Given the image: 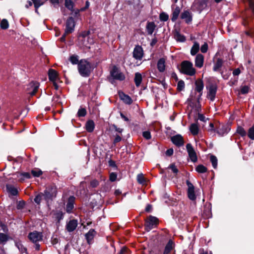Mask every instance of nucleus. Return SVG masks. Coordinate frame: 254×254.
<instances>
[{"label": "nucleus", "mask_w": 254, "mask_h": 254, "mask_svg": "<svg viewBox=\"0 0 254 254\" xmlns=\"http://www.w3.org/2000/svg\"><path fill=\"white\" fill-rule=\"evenodd\" d=\"M43 198H44V195L43 193H41L37 194L34 198V201L37 204H40Z\"/></svg>", "instance_id": "39"}, {"label": "nucleus", "mask_w": 254, "mask_h": 254, "mask_svg": "<svg viewBox=\"0 0 254 254\" xmlns=\"http://www.w3.org/2000/svg\"><path fill=\"white\" fill-rule=\"evenodd\" d=\"M202 215L205 218H208L211 217V212L209 207L204 208L203 211Z\"/></svg>", "instance_id": "35"}, {"label": "nucleus", "mask_w": 254, "mask_h": 254, "mask_svg": "<svg viewBox=\"0 0 254 254\" xmlns=\"http://www.w3.org/2000/svg\"><path fill=\"white\" fill-rule=\"evenodd\" d=\"M28 238L33 243H36L42 240V233L36 231L30 232L28 235Z\"/></svg>", "instance_id": "7"}, {"label": "nucleus", "mask_w": 254, "mask_h": 254, "mask_svg": "<svg viewBox=\"0 0 254 254\" xmlns=\"http://www.w3.org/2000/svg\"><path fill=\"white\" fill-rule=\"evenodd\" d=\"M175 38L178 41L184 42L186 40L185 37L179 33H177L175 35Z\"/></svg>", "instance_id": "46"}, {"label": "nucleus", "mask_w": 254, "mask_h": 254, "mask_svg": "<svg viewBox=\"0 0 254 254\" xmlns=\"http://www.w3.org/2000/svg\"><path fill=\"white\" fill-rule=\"evenodd\" d=\"M7 192L12 195H16L18 194L17 189L11 185H7L6 186Z\"/></svg>", "instance_id": "25"}, {"label": "nucleus", "mask_w": 254, "mask_h": 254, "mask_svg": "<svg viewBox=\"0 0 254 254\" xmlns=\"http://www.w3.org/2000/svg\"><path fill=\"white\" fill-rule=\"evenodd\" d=\"M174 242L171 240H170L165 248L163 254H169L174 248Z\"/></svg>", "instance_id": "24"}, {"label": "nucleus", "mask_w": 254, "mask_h": 254, "mask_svg": "<svg viewBox=\"0 0 254 254\" xmlns=\"http://www.w3.org/2000/svg\"><path fill=\"white\" fill-rule=\"evenodd\" d=\"M75 22L72 17H69L66 22V28L65 30V34H69L72 33L74 28Z\"/></svg>", "instance_id": "9"}, {"label": "nucleus", "mask_w": 254, "mask_h": 254, "mask_svg": "<svg viewBox=\"0 0 254 254\" xmlns=\"http://www.w3.org/2000/svg\"><path fill=\"white\" fill-rule=\"evenodd\" d=\"M16 246L21 253H23L26 252L27 249L20 243L16 242Z\"/></svg>", "instance_id": "49"}, {"label": "nucleus", "mask_w": 254, "mask_h": 254, "mask_svg": "<svg viewBox=\"0 0 254 254\" xmlns=\"http://www.w3.org/2000/svg\"><path fill=\"white\" fill-rule=\"evenodd\" d=\"M86 129L89 132H91L95 128V124L92 120H89L86 123Z\"/></svg>", "instance_id": "27"}, {"label": "nucleus", "mask_w": 254, "mask_h": 254, "mask_svg": "<svg viewBox=\"0 0 254 254\" xmlns=\"http://www.w3.org/2000/svg\"><path fill=\"white\" fill-rule=\"evenodd\" d=\"M20 176H23L24 178V179H28L31 178V175L28 172L20 173Z\"/></svg>", "instance_id": "54"}, {"label": "nucleus", "mask_w": 254, "mask_h": 254, "mask_svg": "<svg viewBox=\"0 0 254 254\" xmlns=\"http://www.w3.org/2000/svg\"><path fill=\"white\" fill-rule=\"evenodd\" d=\"M237 132L240 134L242 136H245L246 135V131L243 127H238L237 129Z\"/></svg>", "instance_id": "43"}, {"label": "nucleus", "mask_w": 254, "mask_h": 254, "mask_svg": "<svg viewBox=\"0 0 254 254\" xmlns=\"http://www.w3.org/2000/svg\"><path fill=\"white\" fill-rule=\"evenodd\" d=\"M143 56V51L140 46H136L133 52V57L136 60H140Z\"/></svg>", "instance_id": "12"}, {"label": "nucleus", "mask_w": 254, "mask_h": 254, "mask_svg": "<svg viewBox=\"0 0 254 254\" xmlns=\"http://www.w3.org/2000/svg\"><path fill=\"white\" fill-rule=\"evenodd\" d=\"M9 239V237L6 234L0 233V244L4 245Z\"/></svg>", "instance_id": "33"}, {"label": "nucleus", "mask_w": 254, "mask_h": 254, "mask_svg": "<svg viewBox=\"0 0 254 254\" xmlns=\"http://www.w3.org/2000/svg\"><path fill=\"white\" fill-rule=\"evenodd\" d=\"M204 62V56L201 54H198L195 58V66L198 68L203 66Z\"/></svg>", "instance_id": "20"}, {"label": "nucleus", "mask_w": 254, "mask_h": 254, "mask_svg": "<svg viewBox=\"0 0 254 254\" xmlns=\"http://www.w3.org/2000/svg\"><path fill=\"white\" fill-rule=\"evenodd\" d=\"M40 84L36 81H32L28 85L27 88L28 93L31 96L34 95L37 92Z\"/></svg>", "instance_id": "8"}, {"label": "nucleus", "mask_w": 254, "mask_h": 254, "mask_svg": "<svg viewBox=\"0 0 254 254\" xmlns=\"http://www.w3.org/2000/svg\"><path fill=\"white\" fill-rule=\"evenodd\" d=\"M230 129L225 126H222L221 127H219L217 130V133L220 136H223L227 133Z\"/></svg>", "instance_id": "30"}, {"label": "nucleus", "mask_w": 254, "mask_h": 254, "mask_svg": "<svg viewBox=\"0 0 254 254\" xmlns=\"http://www.w3.org/2000/svg\"><path fill=\"white\" fill-rule=\"evenodd\" d=\"M195 91L199 93V97L198 100H199V98L201 96L202 94V90L204 87V84L203 81L200 79H197L195 82Z\"/></svg>", "instance_id": "15"}, {"label": "nucleus", "mask_w": 254, "mask_h": 254, "mask_svg": "<svg viewBox=\"0 0 254 254\" xmlns=\"http://www.w3.org/2000/svg\"><path fill=\"white\" fill-rule=\"evenodd\" d=\"M185 88V82L183 80H180L178 82L177 84V89L179 91H182Z\"/></svg>", "instance_id": "48"}, {"label": "nucleus", "mask_w": 254, "mask_h": 254, "mask_svg": "<svg viewBox=\"0 0 254 254\" xmlns=\"http://www.w3.org/2000/svg\"><path fill=\"white\" fill-rule=\"evenodd\" d=\"M143 136L146 139H149L151 137L150 132L149 131H145L142 133Z\"/></svg>", "instance_id": "51"}, {"label": "nucleus", "mask_w": 254, "mask_h": 254, "mask_svg": "<svg viewBox=\"0 0 254 254\" xmlns=\"http://www.w3.org/2000/svg\"><path fill=\"white\" fill-rule=\"evenodd\" d=\"M186 148L191 161L193 162H196L197 160V158L196 153L192 145L188 143L186 145Z\"/></svg>", "instance_id": "10"}, {"label": "nucleus", "mask_w": 254, "mask_h": 254, "mask_svg": "<svg viewBox=\"0 0 254 254\" xmlns=\"http://www.w3.org/2000/svg\"><path fill=\"white\" fill-rule=\"evenodd\" d=\"M129 251L126 247H123L120 251V254H128Z\"/></svg>", "instance_id": "60"}, {"label": "nucleus", "mask_w": 254, "mask_h": 254, "mask_svg": "<svg viewBox=\"0 0 254 254\" xmlns=\"http://www.w3.org/2000/svg\"><path fill=\"white\" fill-rule=\"evenodd\" d=\"M171 140L174 144L178 146H181L184 143L183 137L179 134L172 137Z\"/></svg>", "instance_id": "17"}, {"label": "nucleus", "mask_w": 254, "mask_h": 254, "mask_svg": "<svg viewBox=\"0 0 254 254\" xmlns=\"http://www.w3.org/2000/svg\"><path fill=\"white\" fill-rule=\"evenodd\" d=\"M223 64V61L220 59H218L216 62L214 64L213 67V70L214 71H217Z\"/></svg>", "instance_id": "34"}, {"label": "nucleus", "mask_w": 254, "mask_h": 254, "mask_svg": "<svg viewBox=\"0 0 254 254\" xmlns=\"http://www.w3.org/2000/svg\"><path fill=\"white\" fill-rule=\"evenodd\" d=\"M181 18L185 19L187 23H189L192 20V17L189 11H185L181 14Z\"/></svg>", "instance_id": "23"}, {"label": "nucleus", "mask_w": 254, "mask_h": 254, "mask_svg": "<svg viewBox=\"0 0 254 254\" xmlns=\"http://www.w3.org/2000/svg\"><path fill=\"white\" fill-rule=\"evenodd\" d=\"M190 130L193 135H197L199 130L198 127L196 124H192L190 127Z\"/></svg>", "instance_id": "31"}, {"label": "nucleus", "mask_w": 254, "mask_h": 254, "mask_svg": "<svg viewBox=\"0 0 254 254\" xmlns=\"http://www.w3.org/2000/svg\"><path fill=\"white\" fill-rule=\"evenodd\" d=\"M198 119L204 122H206V120H207V119H206L203 115L201 114H198Z\"/></svg>", "instance_id": "61"}, {"label": "nucleus", "mask_w": 254, "mask_h": 254, "mask_svg": "<svg viewBox=\"0 0 254 254\" xmlns=\"http://www.w3.org/2000/svg\"><path fill=\"white\" fill-rule=\"evenodd\" d=\"M65 6L72 12L74 16H77L79 12V9H73L74 3L71 0H65Z\"/></svg>", "instance_id": "14"}, {"label": "nucleus", "mask_w": 254, "mask_h": 254, "mask_svg": "<svg viewBox=\"0 0 254 254\" xmlns=\"http://www.w3.org/2000/svg\"><path fill=\"white\" fill-rule=\"evenodd\" d=\"M137 180L138 183L143 184L145 182V178L142 174H139L137 176Z\"/></svg>", "instance_id": "44"}, {"label": "nucleus", "mask_w": 254, "mask_h": 254, "mask_svg": "<svg viewBox=\"0 0 254 254\" xmlns=\"http://www.w3.org/2000/svg\"><path fill=\"white\" fill-rule=\"evenodd\" d=\"M173 149L170 148L166 151V154L168 156H171L173 154Z\"/></svg>", "instance_id": "64"}, {"label": "nucleus", "mask_w": 254, "mask_h": 254, "mask_svg": "<svg viewBox=\"0 0 254 254\" xmlns=\"http://www.w3.org/2000/svg\"><path fill=\"white\" fill-rule=\"evenodd\" d=\"M115 136V137L113 142L114 144H116L121 141L122 137L119 134H116Z\"/></svg>", "instance_id": "56"}, {"label": "nucleus", "mask_w": 254, "mask_h": 254, "mask_svg": "<svg viewBox=\"0 0 254 254\" xmlns=\"http://www.w3.org/2000/svg\"><path fill=\"white\" fill-rule=\"evenodd\" d=\"M110 74L114 79L116 80L122 81L125 78L124 74L115 66L110 71Z\"/></svg>", "instance_id": "6"}, {"label": "nucleus", "mask_w": 254, "mask_h": 254, "mask_svg": "<svg viewBox=\"0 0 254 254\" xmlns=\"http://www.w3.org/2000/svg\"><path fill=\"white\" fill-rule=\"evenodd\" d=\"M70 61L72 64H78V56L72 55L70 57Z\"/></svg>", "instance_id": "50"}, {"label": "nucleus", "mask_w": 254, "mask_h": 254, "mask_svg": "<svg viewBox=\"0 0 254 254\" xmlns=\"http://www.w3.org/2000/svg\"><path fill=\"white\" fill-rule=\"evenodd\" d=\"M159 18L161 21H166L169 18V16L165 12H162L159 15Z\"/></svg>", "instance_id": "47"}, {"label": "nucleus", "mask_w": 254, "mask_h": 254, "mask_svg": "<svg viewBox=\"0 0 254 254\" xmlns=\"http://www.w3.org/2000/svg\"><path fill=\"white\" fill-rule=\"evenodd\" d=\"M166 59L164 58L160 59L157 64V67L158 71L163 72L165 70V63Z\"/></svg>", "instance_id": "18"}, {"label": "nucleus", "mask_w": 254, "mask_h": 254, "mask_svg": "<svg viewBox=\"0 0 254 254\" xmlns=\"http://www.w3.org/2000/svg\"><path fill=\"white\" fill-rule=\"evenodd\" d=\"M199 49V45L197 43H194L191 47L190 50V54L191 55L194 56L196 54Z\"/></svg>", "instance_id": "32"}, {"label": "nucleus", "mask_w": 254, "mask_h": 254, "mask_svg": "<svg viewBox=\"0 0 254 254\" xmlns=\"http://www.w3.org/2000/svg\"><path fill=\"white\" fill-rule=\"evenodd\" d=\"M156 26L153 22H148L146 26L147 32L148 35H152Z\"/></svg>", "instance_id": "21"}, {"label": "nucleus", "mask_w": 254, "mask_h": 254, "mask_svg": "<svg viewBox=\"0 0 254 254\" xmlns=\"http://www.w3.org/2000/svg\"><path fill=\"white\" fill-rule=\"evenodd\" d=\"M47 0H33V2L35 7L37 9L43 5Z\"/></svg>", "instance_id": "38"}, {"label": "nucleus", "mask_w": 254, "mask_h": 254, "mask_svg": "<svg viewBox=\"0 0 254 254\" xmlns=\"http://www.w3.org/2000/svg\"><path fill=\"white\" fill-rule=\"evenodd\" d=\"M113 127H114V128L115 129V130L118 132V133H122L123 131V128H119V127H118L116 125H114L113 126Z\"/></svg>", "instance_id": "62"}, {"label": "nucleus", "mask_w": 254, "mask_h": 254, "mask_svg": "<svg viewBox=\"0 0 254 254\" xmlns=\"http://www.w3.org/2000/svg\"><path fill=\"white\" fill-rule=\"evenodd\" d=\"M77 221L75 219L70 220L66 225V229L69 232H73L77 226Z\"/></svg>", "instance_id": "16"}, {"label": "nucleus", "mask_w": 254, "mask_h": 254, "mask_svg": "<svg viewBox=\"0 0 254 254\" xmlns=\"http://www.w3.org/2000/svg\"><path fill=\"white\" fill-rule=\"evenodd\" d=\"M31 174L34 177H38L42 174V172L39 169L32 170Z\"/></svg>", "instance_id": "45"}, {"label": "nucleus", "mask_w": 254, "mask_h": 254, "mask_svg": "<svg viewBox=\"0 0 254 254\" xmlns=\"http://www.w3.org/2000/svg\"><path fill=\"white\" fill-rule=\"evenodd\" d=\"M78 71L83 77L89 76L91 71L90 64L85 60H81L78 64Z\"/></svg>", "instance_id": "2"}, {"label": "nucleus", "mask_w": 254, "mask_h": 254, "mask_svg": "<svg viewBox=\"0 0 254 254\" xmlns=\"http://www.w3.org/2000/svg\"><path fill=\"white\" fill-rule=\"evenodd\" d=\"M187 185L188 187V197L191 200H194L196 199V196L194 193V186L189 181H187Z\"/></svg>", "instance_id": "11"}, {"label": "nucleus", "mask_w": 254, "mask_h": 254, "mask_svg": "<svg viewBox=\"0 0 254 254\" xmlns=\"http://www.w3.org/2000/svg\"><path fill=\"white\" fill-rule=\"evenodd\" d=\"M48 75L49 79L52 81H56L58 78V73L53 69H49Z\"/></svg>", "instance_id": "26"}, {"label": "nucleus", "mask_w": 254, "mask_h": 254, "mask_svg": "<svg viewBox=\"0 0 254 254\" xmlns=\"http://www.w3.org/2000/svg\"><path fill=\"white\" fill-rule=\"evenodd\" d=\"M75 201V197L73 196H70L67 201L66 205V210L67 212L70 213L74 207V203Z\"/></svg>", "instance_id": "19"}, {"label": "nucleus", "mask_w": 254, "mask_h": 254, "mask_svg": "<svg viewBox=\"0 0 254 254\" xmlns=\"http://www.w3.org/2000/svg\"><path fill=\"white\" fill-rule=\"evenodd\" d=\"M210 161L212 163V166L214 169L217 168V159L214 155H211L210 156Z\"/></svg>", "instance_id": "41"}, {"label": "nucleus", "mask_w": 254, "mask_h": 254, "mask_svg": "<svg viewBox=\"0 0 254 254\" xmlns=\"http://www.w3.org/2000/svg\"><path fill=\"white\" fill-rule=\"evenodd\" d=\"M206 88L207 90V98L210 101H213L215 100L217 90L216 85L210 83L208 85L206 86Z\"/></svg>", "instance_id": "4"}, {"label": "nucleus", "mask_w": 254, "mask_h": 254, "mask_svg": "<svg viewBox=\"0 0 254 254\" xmlns=\"http://www.w3.org/2000/svg\"><path fill=\"white\" fill-rule=\"evenodd\" d=\"M142 80V77L141 74L139 72H136L135 73L134 81L136 86L139 87Z\"/></svg>", "instance_id": "28"}, {"label": "nucleus", "mask_w": 254, "mask_h": 254, "mask_svg": "<svg viewBox=\"0 0 254 254\" xmlns=\"http://www.w3.org/2000/svg\"><path fill=\"white\" fill-rule=\"evenodd\" d=\"M195 170L199 173H204L207 171V169L202 165H199L196 167Z\"/></svg>", "instance_id": "37"}, {"label": "nucleus", "mask_w": 254, "mask_h": 254, "mask_svg": "<svg viewBox=\"0 0 254 254\" xmlns=\"http://www.w3.org/2000/svg\"><path fill=\"white\" fill-rule=\"evenodd\" d=\"M120 97L124 102L127 104L130 105L132 103V100L131 98L127 95L125 94L123 92L120 93Z\"/></svg>", "instance_id": "22"}, {"label": "nucleus", "mask_w": 254, "mask_h": 254, "mask_svg": "<svg viewBox=\"0 0 254 254\" xmlns=\"http://www.w3.org/2000/svg\"><path fill=\"white\" fill-rule=\"evenodd\" d=\"M180 71L181 73L189 76H193L196 73L192 63L189 61H184L181 63Z\"/></svg>", "instance_id": "1"}, {"label": "nucleus", "mask_w": 254, "mask_h": 254, "mask_svg": "<svg viewBox=\"0 0 254 254\" xmlns=\"http://www.w3.org/2000/svg\"><path fill=\"white\" fill-rule=\"evenodd\" d=\"M43 194L44 195V199L46 201H48L56 196L57 189L55 186L49 187L45 190Z\"/></svg>", "instance_id": "5"}, {"label": "nucleus", "mask_w": 254, "mask_h": 254, "mask_svg": "<svg viewBox=\"0 0 254 254\" xmlns=\"http://www.w3.org/2000/svg\"><path fill=\"white\" fill-rule=\"evenodd\" d=\"M241 71L239 68H236L233 70V74L234 76L238 75Z\"/></svg>", "instance_id": "63"}, {"label": "nucleus", "mask_w": 254, "mask_h": 254, "mask_svg": "<svg viewBox=\"0 0 254 254\" xmlns=\"http://www.w3.org/2000/svg\"><path fill=\"white\" fill-rule=\"evenodd\" d=\"M117 174L115 173H112L110 175V180L111 182H114L117 179Z\"/></svg>", "instance_id": "58"}, {"label": "nucleus", "mask_w": 254, "mask_h": 254, "mask_svg": "<svg viewBox=\"0 0 254 254\" xmlns=\"http://www.w3.org/2000/svg\"><path fill=\"white\" fill-rule=\"evenodd\" d=\"M169 168L171 169V170L172 171V172L174 173H175L176 174H177L178 173V170L176 166L174 164L170 165V166L169 167Z\"/></svg>", "instance_id": "55"}, {"label": "nucleus", "mask_w": 254, "mask_h": 254, "mask_svg": "<svg viewBox=\"0 0 254 254\" xmlns=\"http://www.w3.org/2000/svg\"><path fill=\"white\" fill-rule=\"evenodd\" d=\"M25 202L23 201H19L17 203V208L18 209H21L23 208L25 205Z\"/></svg>", "instance_id": "57"}, {"label": "nucleus", "mask_w": 254, "mask_h": 254, "mask_svg": "<svg viewBox=\"0 0 254 254\" xmlns=\"http://www.w3.org/2000/svg\"><path fill=\"white\" fill-rule=\"evenodd\" d=\"M87 114L86 110L85 108H80L77 112V115L79 117H84Z\"/></svg>", "instance_id": "42"}, {"label": "nucleus", "mask_w": 254, "mask_h": 254, "mask_svg": "<svg viewBox=\"0 0 254 254\" xmlns=\"http://www.w3.org/2000/svg\"><path fill=\"white\" fill-rule=\"evenodd\" d=\"M180 12V8L179 6L176 7L173 10L171 20L172 21L175 22L178 18V16Z\"/></svg>", "instance_id": "29"}, {"label": "nucleus", "mask_w": 254, "mask_h": 254, "mask_svg": "<svg viewBox=\"0 0 254 254\" xmlns=\"http://www.w3.org/2000/svg\"><path fill=\"white\" fill-rule=\"evenodd\" d=\"M208 50V45L206 43H205L200 48L201 52L203 53H205Z\"/></svg>", "instance_id": "53"}, {"label": "nucleus", "mask_w": 254, "mask_h": 254, "mask_svg": "<svg viewBox=\"0 0 254 254\" xmlns=\"http://www.w3.org/2000/svg\"><path fill=\"white\" fill-rule=\"evenodd\" d=\"M96 235L97 232L93 229H91L87 233L85 234V237L88 244L91 245L93 243V239Z\"/></svg>", "instance_id": "13"}, {"label": "nucleus", "mask_w": 254, "mask_h": 254, "mask_svg": "<svg viewBox=\"0 0 254 254\" xmlns=\"http://www.w3.org/2000/svg\"><path fill=\"white\" fill-rule=\"evenodd\" d=\"M250 87L248 85H242L240 87V93L242 94H246L249 92Z\"/></svg>", "instance_id": "36"}, {"label": "nucleus", "mask_w": 254, "mask_h": 254, "mask_svg": "<svg viewBox=\"0 0 254 254\" xmlns=\"http://www.w3.org/2000/svg\"><path fill=\"white\" fill-rule=\"evenodd\" d=\"M249 3L251 9L254 13V0H249Z\"/></svg>", "instance_id": "59"}, {"label": "nucleus", "mask_w": 254, "mask_h": 254, "mask_svg": "<svg viewBox=\"0 0 254 254\" xmlns=\"http://www.w3.org/2000/svg\"><path fill=\"white\" fill-rule=\"evenodd\" d=\"M158 224V219L152 216H149L145 220V227L147 231H149Z\"/></svg>", "instance_id": "3"}, {"label": "nucleus", "mask_w": 254, "mask_h": 254, "mask_svg": "<svg viewBox=\"0 0 254 254\" xmlns=\"http://www.w3.org/2000/svg\"><path fill=\"white\" fill-rule=\"evenodd\" d=\"M99 185V182L97 180H93L90 182V186L92 188H96Z\"/></svg>", "instance_id": "52"}, {"label": "nucleus", "mask_w": 254, "mask_h": 254, "mask_svg": "<svg viewBox=\"0 0 254 254\" xmlns=\"http://www.w3.org/2000/svg\"><path fill=\"white\" fill-rule=\"evenodd\" d=\"M9 27V24L8 22V21L5 19H3L1 20L0 22V27L2 29H7Z\"/></svg>", "instance_id": "40"}]
</instances>
